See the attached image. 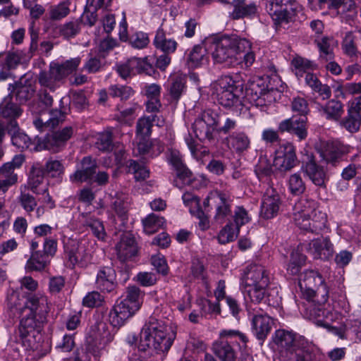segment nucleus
I'll return each mask as SVG.
<instances>
[{
    "mask_svg": "<svg viewBox=\"0 0 361 361\" xmlns=\"http://www.w3.org/2000/svg\"><path fill=\"white\" fill-rule=\"evenodd\" d=\"M80 63V58H74L61 64L51 63L48 71H41L37 76L40 86L38 91L39 101L47 107L51 106L54 99L50 94L61 86L66 77L77 69Z\"/></svg>",
    "mask_w": 361,
    "mask_h": 361,
    "instance_id": "nucleus-1",
    "label": "nucleus"
},
{
    "mask_svg": "<svg viewBox=\"0 0 361 361\" xmlns=\"http://www.w3.org/2000/svg\"><path fill=\"white\" fill-rule=\"evenodd\" d=\"M175 333L164 322L150 318L140 332L142 350L153 349L157 353L167 352L175 338Z\"/></svg>",
    "mask_w": 361,
    "mask_h": 361,
    "instance_id": "nucleus-2",
    "label": "nucleus"
},
{
    "mask_svg": "<svg viewBox=\"0 0 361 361\" xmlns=\"http://www.w3.org/2000/svg\"><path fill=\"white\" fill-rule=\"evenodd\" d=\"M250 47V42L236 35L224 36L214 39L212 56L214 63L231 68L238 64V54L244 53Z\"/></svg>",
    "mask_w": 361,
    "mask_h": 361,
    "instance_id": "nucleus-3",
    "label": "nucleus"
},
{
    "mask_svg": "<svg viewBox=\"0 0 361 361\" xmlns=\"http://www.w3.org/2000/svg\"><path fill=\"white\" fill-rule=\"evenodd\" d=\"M212 95L219 103L225 107L230 108L240 103L243 95V84L233 77L222 75L212 85Z\"/></svg>",
    "mask_w": 361,
    "mask_h": 361,
    "instance_id": "nucleus-4",
    "label": "nucleus"
},
{
    "mask_svg": "<svg viewBox=\"0 0 361 361\" xmlns=\"http://www.w3.org/2000/svg\"><path fill=\"white\" fill-rule=\"evenodd\" d=\"M64 257L67 267H85L92 259V250L89 243L85 240L69 238L64 244Z\"/></svg>",
    "mask_w": 361,
    "mask_h": 361,
    "instance_id": "nucleus-5",
    "label": "nucleus"
},
{
    "mask_svg": "<svg viewBox=\"0 0 361 361\" xmlns=\"http://www.w3.org/2000/svg\"><path fill=\"white\" fill-rule=\"evenodd\" d=\"M299 286L303 297L307 300L321 296V302H326L328 290L322 275L317 271L307 270L299 281Z\"/></svg>",
    "mask_w": 361,
    "mask_h": 361,
    "instance_id": "nucleus-6",
    "label": "nucleus"
},
{
    "mask_svg": "<svg viewBox=\"0 0 361 361\" xmlns=\"http://www.w3.org/2000/svg\"><path fill=\"white\" fill-rule=\"evenodd\" d=\"M276 90L269 77H254L248 81L245 96L250 103L264 106L271 102L270 94Z\"/></svg>",
    "mask_w": 361,
    "mask_h": 361,
    "instance_id": "nucleus-7",
    "label": "nucleus"
},
{
    "mask_svg": "<svg viewBox=\"0 0 361 361\" xmlns=\"http://www.w3.org/2000/svg\"><path fill=\"white\" fill-rule=\"evenodd\" d=\"M46 323L30 313L20 320L18 334L20 341L26 349L35 350L37 348L38 345L35 342V338Z\"/></svg>",
    "mask_w": 361,
    "mask_h": 361,
    "instance_id": "nucleus-8",
    "label": "nucleus"
},
{
    "mask_svg": "<svg viewBox=\"0 0 361 361\" xmlns=\"http://www.w3.org/2000/svg\"><path fill=\"white\" fill-rule=\"evenodd\" d=\"M23 110L17 104L11 102V98H5L0 104V121L6 128V133H14L19 130L17 118L21 116Z\"/></svg>",
    "mask_w": 361,
    "mask_h": 361,
    "instance_id": "nucleus-9",
    "label": "nucleus"
},
{
    "mask_svg": "<svg viewBox=\"0 0 361 361\" xmlns=\"http://www.w3.org/2000/svg\"><path fill=\"white\" fill-rule=\"evenodd\" d=\"M266 8L275 23L281 25L293 21L297 13L301 11V6L297 1H292L287 6L267 4Z\"/></svg>",
    "mask_w": 361,
    "mask_h": 361,
    "instance_id": "nucleus-10",
    "label": "nucleus"
},
{
    "mask_svg": "<svg viewBox=\"0 0 361 361\" xmlns=\"http://www.w3.org/2000/svg\"><path fill=\"white\" fill-rule=\"evenodd\" d=\"M350 152V147L339 141L327 142L319 153L322 159L327 164L336 166Z\"/></svg>",
    "mask_w": 361,
    "mask_h": 361,
    "instance_id": "nucleus-11",
    "label": "nucleus"
},
{
    "mask_svg": "<svg viewBox=\"0 0 361 361\" xmlns=\"http://www.w3.org/2000/svg\"><path fill=\"white\" fill-rule=\"evenodd\" d=\"M297 162L295 149L292 144H283L276 150L273 164L279 171H290L296 166Z\"/></svg>",
    "mask_w": 361,
    "mask_h": 361,
    "instance_id": "nucleus-12",
    "label": "nucleus"
},
{
    "mask_svg": "<svg viewBox=\"0 0 361 361\" xmlns=\"http://www.w3.org/2000/svg\"><path fill=\"white\" fill-rule=\"evenodd\" d=\"M242 281L246 287H267L269 277L264 267L252 264L246 267L242 276Z\"/></svg>",
    "mask_w": 361,
    "mask_h": 361,
    "instance_id": "nucleus-13",
    "label": "nucleus"
},
{
    "mask_svg": "<svg viewBox=\"0 0 361 361\" xmlns=\"http://www.w3.org/2000/svg\"><path fill=\"white\" fill-rule=\"evenodd\" d=\"M210 201L215 209L214 219L219 224L225 222L226 218L231 215L233 200L231 196L221 192H215L210 195Z\"/></svg>",
    "mask_w": 361,
    "mask_h": 361,
    "instance_id": "nucleus-14",
    "label": "nucleus"
},
{
    "mask_svg": "<svg viewBox=\"0 0 361 361\" xmlns=\"http://www.w3.org/2000/svg\"><path fill=\"white\" fill-rule=\"evenodd\" d=\"M281 204L282 201L276 190L271 187L267 188L262 200L261 216L267 219L275 217L279 214Z\"/></svg>",
    "mask_w": 361,
    "mask_h": 361,
    "instance_id": "nucleus-15",
    "label": "nucleus"
},
{
    "mask_svg": "<svg viewBox=\"0 0 361 361\" xmlns=\"http://www.w3.org/2000/svg\"><path fill=\"white\" fill-rule=\"evenodd\" d=\"M116 250L118 259L123 262L136 256L138 250L133 235L130 232L123 233L116 245Z\"/></svg>",
    "mask_w": 361,
    "mask_h": 361,
    "instance_id": "nucleus-16",
    "label": "nucleus"
},
{
    "mask_svg": "<svg viewBox=\"0 0 361 361\" xmlns=\"http://www.w3.org/2000/svg\"><path fill=\"white\" fill-rule=\"evenodd\" d=\"M116 274L111 267H103L98 271L95 286L103 293H111L117 288Z\"/></svg>",
    "mask_w": 361,
    "mask_h": 361,
    "instance_id": "nucleus-17",
    "label": "nucleus"
},
{
    "mask_svg": "<svg viewBox=\"0 0 361 361\" xmlns=\"http://www.w3.org/2000/svg\"><path fill=\"white\" fill-rule=\"evenodd\" d=\"M169 161L176 171L177 178L174 180L175 185L180 188L183 185L190 183L192 173L183 164L179 152L171 150Z\"/></svg>",
    "mask_w": 361,
    "mask_h": 361,
    "instance_id": "nucleus-18",
    "label": "nucleus"
},
{
    "mask_svg": "<svg viewBox=\"0 0 361 361\" xmlns=\"http://www.w3.org/2000/svg\"><path fill=\"white\" fill-rule=\"evenodd\" d=\"M305 173L314 185L322 188H326L329 181V176L324 166L318 164L312 157L304 166Z\"/></svg>",
    "mask_w": 361,
    "mask_h": 361,
    "instance_id": "nucleus-19",
    "label": "nucleus"
},
{
    "mask_svg": "<svg viewBox=\"0 0 361 361\" xmlns=\"http://www.w3.org/2000/svg\"><path fill=\"white\" fill-rule=\"evenodd\" d=\"M298 211L294 214V221L300 228H310L306 219L317 208V202L313 200L302 199L295 205Z\"/></svg>",
    "mask_w": 361,
    "mask_h": 361,
    "instance_id": "nucleus-20",
    "label": "nucleus"
},
{
    "mask_svg": "<svg viewBox=\"0 0 361 361\" xmlns=\"http://www.w3.org/2000/svg\"><path fill=\"white\" fill-rule=\"evenodd\" d=\"M307 250L314 258L324 260L329 259L333 256L334 246L327 238H319L310 241Z\"/></svg>",
    "mask_w": 361,
    "mask_h": 361,
    "instance_id": "nucleus-21",
    "label": "nucleus"
},
{
    "mask_svg": "<svg viewBox=\"0 0 361 361\" xmlns=\"http://www.w3.org/2000/svg\"><path fill=\"white\" fill-rule=\"evenodd\" d=\"M307 121L306 116L297 118L293 116L290 118L282 121L279 124V130L280 133L288 132L295 134L300 140H303L307 137Z\"/></svg>",
    "mask_w": 361,
    "mask_h": 361,
    "instance_id": "nucleus-22",
    "label": "nucleus"
},
{
    "mask_svg": "<svg viewBox=\"0 0 361 361\" xmlns=\"http://www.w3.org/2000/svg\"><path fill=\"white\" fill-rule=\"evenodd\" d=\"M273 319L267 314L257 312L252 318V329L258 340L264 341L271 332Z\"/></svg>",
    "mask_w": 361,
    "mask_h": 361,
    "instance_id": "nucleus-23",
    "label": "nucleus"
},
{
    "mask_svg": "<svg viewBox=\"0 0 361 361\" xmlns=\"http://www.w3.org/2000/svg\"><path fill=\"white\" fill-rule=\"evenodd\" d=\"M135 312V310H132L131 306L123 300L117 301L109 312V322L113 326L120 327Z\"/></svg>",
    "mask_w": 361,
    "mask_h": 361,
    "instance_id": "nucleus-24",
    "label": "nucleus"
},
{
    "mask_svg": "<svg viewBox=\"0 0 361 361\" xmlns=\"http://www.w3.org/2000/svg\"><path fill=\"white\" fill-rule=\"evenodd\" d=\"M26 307L30 310V314H33L35 317L47 322L49 306L47 296L42 294L32 295L27 300Z\"/></svg>",
    "mask_w": 361,
    "mask_h": 361,
    "instance_id": "nucleus-25",
    "label": "nucleus"
},
{
    "mask_svg": "<svg viewBox=\"0 0 361 361\" xmlns=\"http://www.w3.org/2000/svg\"><path fill=\"white\" fill-rule=\"evenodd\" d=\"M44 171L39 163H35L32 166L28 178V188L34 193L45 192L48 184L44 183Z\"/></svg>",
    "mask_w": 361,
    "mask_h": 361,
    "instance_id": "nucleus-26",
    "label": "nucleus"
},
{
    "mask_svg": "<svg viewBox=\"0 0 361 361\" xmlns=\"http://www.w3.org/2000/svg\"><path fill=\"white\" fill-rule=\"evenodd\" d=\"M218 1L233 6V10L229 13L232 20H238L245 17H250L257 13V6L254 3L246 4L245 0H233L232 3L226 0H217Z\"/></svg>",
    "mask_w": 361,
    "mask_h": 361,
    "instance_id": "nucleus-27",
    "label": "nucleus"
},
{
    "mask_svg": "<svg viewBox=\"0 0 361 361\" xmlns=\"http://www.w3.org/2000/svg\"><path fill=\"white\" fill-rule=\"evenodd\" d=\"M82 167L70 176L72 182L82 183L92 180L96 173L97 164L90 157H85L81 162Z\"/></svg>",
    "mask_w": 361,
    "mask_h": 361,
    "instance_id": "nucleus-28",
    "label": "nucleus"
},
{
    "mask_svg": "<svg viewBox=\"0 0 361 361\" xmlns=\"http://www.w3.org/2000/svg\"><path fill=\"white\" fill-rule=\"evenodd\" d=\"M307 301L308 305L305 311L307 317L314 321L319 326H326L327 322L324 320V318L327 317L329 312L323 307L326 302H322L319 297Z\"/></svg>",
    "mask_w": 361,
    "mask_h": 361,
    "instance_id": "nucleus-29",
    "label": "nucleus"
},
{
    "mask_svg": "<svg viewBox=\"0 0 361 361\" xmlns=\"http://www.w3.org/2000/svg\"><path fill=\"white\" fill-rule=\"evenodd\" d=\"M80 222L84 226L90 228L93 235L99 240H104L106 237V232L102 221L88 213H82L79 216Z\"/></svg>",
    "mask_w": 361,
    "mask_h": 361,
    "instance_id": "nucleus-30",
    "label": "nucleus"
},
{
    "mask_svg": "<svg viewBox=\"0 0 361 361\" xmlns=\"http://www.w3.org/2000/svg\"><path fill=\"white\" fill-rule=\"evenodd\" d=\"M274 342L279 347L288 351L290 355L294 352L293 349L299 348L296 345L295 334L283 329L275 332Z\"/></svg>",
    "mask_w": 361,
    "mask_h": 361,
    "instance_id": "nucleus-31",
    "label": "nucleus"
},
{
    "mask_svg": "<svg viewBox=\"0 0 361 361\" xmlns=\"http://www.w3.org/2000/svg\"><path fill=\"white\" fill-rule=\"evenodd\" d=\"M318 111L327 119L337 121L341 116L343 109L341 102L336 99L329 100L325 105H318Z\"/></svg>",
    "mask_w": 361,
    "mask_h": 361,
    "instance_id": "nucleus-32",
    "label": "nucleus"
},
{
    "mask_svg": "<svg viewBox=\"0 0 361 361\" xmlns=\"http://www.w3.org/2000/svg\"><path fill=\"white\" fill-rule=\"evenodd\" d=\"M226 140L236 152H243L250 145V139L244 132H234L226 137Z\"/></svg>",
    "mask_w": 361,
    "mask_h": 361,
    "instance_id": "nucleus-33",
    "label": "nucleus"
},
{
    "mask_svg": "<svg viewBox=\"0 0 361 361\" xmlns=\"http://www.w3.org/2000/svg\"><path fill=\"white\" fill-rule=\"evenodd\" d=\"M306 220H307L310 224V228L301 229L312 233H319L326 228L327 216L325 213L318 210L317 208L314 211V213L312 212L311 214V216L307 217Z\"/></svg>",
    "mask_w": 361,
    "mask_h": 361,
    "instance_id": "nucleus-34",
    "label": "nucleus"
},
{
    "mask_svg": "<svg viewBox=\"0 0 361 361\" xmlns=\"http://www.w3.org/2000/svg\"><path fill=\"white\" fill-rule=\"evenodd\" d=\"M154 44L157 49L161 50L164 54L173 53L177 47V42L174 39H168L162 29L157 31Z\"/></svg>",
    "mask_w": 361,
    "mask_h": 361,
    "instance_id": "nucleus-35",
    "label": "nucleus"
},
{
    "mask_svg": "<svg viewBox=\"0 0 361 361\" xmlns=\"http://www.w3.org/2000/svg\"><path fill=\"white\" fill-rule=\"evenodd\" d=\"M71 12L69 1L49 6L46 17L52 21H59L67 17Z\"/></svg>",
    "mask_w": 361,
    "mask_h": 361,
    "instance_id": "nucleus-36",
    "label": "nucleus"
},
{
    "mask_svg": "<svg viewBox=\"0 0 361 361\" xmlns=\"http://www.w3.org/2000/svg\"><path fill=\"white\" fill-rule=\"evenodd\" d=\"M213 350L215 355L221 361H235V352L226 341H218L213 344Z\"/></svg>",
    "mask_w": 361,
    "mask_h": 361,
    "instance_id": "nucleus-37",
    "label": "nucleus"
},
{
    "mask_svg": "<svg viewBox=\"0 0 361 361\" xmlns=\"http://www.w3.org/2000/svg\"><path fill=\"white\" fill-rule=\"evenodd\" d=\"M192 128L195 137L200 141H212L214 140V132L215 130L199 116L194 121Z\"/></svg>",
    "mask_w": 361,
    "mask_h": 361,
    "instance_id": "nucleus-38",
    "label": "nucleus"
},
{
    "mask_svg": "<svg viewBox=\"0 0 361 361\" xmlns=\"http://www.w3.org/2000/svg\"><path fill=\"white\" fill-rule=\"evenodd\" d=\"M356 35L353 31H348L345 33L341 42V47L343 53L350 58H356L359 54L357 45L356 44Z\"/></svg>",
    "mask_w": 361,
    "mask_h": 361,
    "instance_id": "nucleus-39",
    "label": "nucleus"
},
{
    "mask_svg": "<svg viewBox=\"0 0 361 361\" xmlns=\"http://www.w3.org/2000/svg\"><path fill=\"white\" fill-rule=\"evenodd\" d=\"M64 146L63 143L56 137L53 133L47 135L42 142L37 140V145L35 146V151H41L47 149L54 152H57Z\"/></svg>",
    "mask_w": 361,
    "mask_h": 361,
    "instance_id": "nucleus-40",
    "label": "nucleus"
},
{
    "mask_svg": "<svg viewBox=\"0 0 361 361\" xmlns=\"http://www.w3.org/2000/svg\"><path fill=\"white\" fill-rule=\"evenodd\" d=\"M47 256L39 251H34L27 261L25 269L27 271H42L47 265Z\"/></svg>",
    "mask_w": 361,
    "mask_h": 361,
    "instance_id": "nucleus-41",
    "label": "nucleus"
},
{
    "mask_svg": "<svg viewBox=\"0 0 361 361\" xmlns=\"http://www.w3.org/2000/svg\"><path fill=\"white\" fill-rule=\"evenodd\" d=\"M129 204L130 201L128 195L116 193V195L112 197L111 207L115 212L122 218H125L126 216Z\"/></svg>",
    "mask_w": 361,
    "mask_h": 361,
    "instance_id": "nucleus-42",
    "label": "nucleus"
},
{
    "mask_svg": "<svg viewBox=\"0 0 361 361\" xmlns=\"http://www.w3.org/2000/svg\"><path fill=\"white\" fill-rule=\"evenodd\" d=\"M247 290V295L251 302L255 303H259L264 300L269 305H274L275 302H272L270 298V294L267 293V287H257L249 286Z\"/></svg>",
    "mask_w": 361,
    "mask_h": 361,
    "instance_id": "nucleus-43",
    "label": "nucleus"
},
{
    "mask_svg": "<svg viewBox=\"0 0 361 361\" xmlns=\"http://www.w3.org/2000/svg\"><path fill=\"white\" fill-rule=\"evenodd\" d=\"M35 89L31 82L23 83L22 81L17 83L15 87L16 100L20 104L25 103L35 94Z\"/></svg>",
    "mask_w": 361,
    "mask_h": 361,
    "instance_id": "nucleus-44",
    "label": "nucleus"
},
{
    "mask_svg": "<svg viewBox=\"0 0 361 361\" xmlns=\"http://www.w3.org/2000/svg\"><path fill=\"white\" fill-rule=\"evenodd\" d=\"M287 186L293 195L299 196L306 190L305 183L299 173L291 174L287 180Z\"/></svg>",
    "mask_w": 361,
    "mask_h": 361,
    "instance_id": "nucleus-45",
    "label": "nucleus"
},
{
    "mask_svg": "<svg viewBox=\"0 0 361 361\" xmlns=\"http://www.w3.org/2000/svg\"><path fill=\"white\" fill-rule=\"evenodd\" d=\"M198 116L207 123L209 126L216 130L217 126L221 123V119L224 118V113L219 109H207L203 111Z\"/></svg>",
    "mask_w": 361,
    "mask_h": 361,
    "instance_id": "nucleus-46",
    "label": "nucleus"
},
{
    "mask_svg": "<svg viewBox=\"0 0 361 361\" xmlns=\"http://www.w3.org/2000/svg\"><path fill=\"white\" fill-rule=\"evenodd\" d=\"M165 223L163 217L150 214L142 220L144 231L147 234H153L161 228Z\"/></svg>",
    "mask_w": 361,
    "mask_h": 361,
    "instance_id": "nucleus-47",
    "label": "nucleus"
},
{
    "mask_svg": "<svg viewBox=\"0 0 361 361\" xmlns=\"http://www.w3.org/2000/svg\"><path fill=\"white\" fill-rule=\"evenodd\" d=\"M59 35L64 39L75 37L80 31V23L78 20H71L61 24L57 27Z\"/></svg>",
    "mask_w": 361,
    "mask_h": 361,
    "instance_id": "nucleus-48",
    "label": "nucleus"
},
{
    "mask_svg": "<svg viewBox=\"0 0 361 361\" xmlns=\"http://www.w3.org/2000/svg\"><path fill=\"white\" fill-rule=\"evenodd\" d=\"M137 66V58L134 57L128 59L126 62L117 64L116 71L123 79L127 80L135 75Z\"/></svg>",
    "mask_w": 361,
    "mask_h": 361,
    "instance_id": "nucleus-49",
    "label": "nucleus"
},
{
    "mask_svg": "<svg viewBox=\"0 0 361 361\" xmlns=\"http://www.w3.org/2000/svg\"><path fill=\"white\" fill-rule=\"evenodd\" d=\"M156 121V116L142 117L138 119L136 124V135L141 138H146L152 133L153 123Z\"/></svg>",
    "mask_w": 361,
    "mask_h": 361,
    "instance_id": "nucleus-50",
    "label": "nucleus"
},
{
    "mask_svg": "<svg viewBox=\"0 0 361 361\" xmlns=\"http://www.w3.org/2000/svg\"><path fill=\"white\" fill-rule=\"evenodd\" d=\"M9 134L11 135L12 143L22 150L27 149L34 150L35 146L37 145L35 140L32 142L26 134L19 133L18 130L14 133Z\"/></svg>",
    "mask_w": 361,
    "mask_h": 361,
    "instance_id": "nucleus-51",
    "label": "nucleus"
},
{
    "mask_svg": "<svg viewBox=\"0 0 361 361\" xmlns=\"http://www.w3.org/2000/svg\"><path fill=\"white\" fill-rule=\"evenodd\" d=\"M331 39L328 37H324L317 41L321 62H328L334 59V53L331 47Z\"/></svg>",
    "mask_w": 361,
    "mask_h": 361,
    "instance_id": "nucleus-52",
    "label": "nucleus"
},
{
    "mask_svg": "<svg viewBox=\"0 0 361 361\" xmlns=\"http://www.w3.org/2000/svg\"><path fill=\"white\" fill-rule=\"evenodd\" d=\"M205 55L206 50L204 47L200 45L195 46L188 54V65L192 68L198 67L205 60Z\"/></svg>",
    "mask_w": 361,
    "mask_h": 361,
    "instance_id": "nucleus-53",
    "label": "nucleus"
},
{
    "mask_svg": "<svg viewBox=\"0 0 361 361\" xmlns=\"http://www.w3.org/2000/svg\"><path fill=\"white\" fill-rule=\"evenodd\" d=\"M126 293V298L122 300L130 305L132 310L137 311L140 307L142 297L140 288L136 286L128 287Z\"/></svg>",
    "mask_w": 361,
    "mask_h": 361,
    "instance_id": "nucleus-54",
    "label": "nucleus"
},
{
    "mask_svg": "<svg viewBox=\"0 0 361 361\" xmlns=\"http://www.w3.org/2000/svg\"><path fill=\"white\" fill-rule=\"evenodd\" d=\"M361 114L348 111V115L341 121V126L348 132L353 133L358 131L361 125Z\"/></svg>",
    "mask_w": 361,
    "mask_h": 361,
    "instance_id": "nucleus-55",
    "label": "nucleus"
},
{
    "mask_svg": "<svg viewBox=\"0 0 361 361\" xmlns=\"http://www.w3.org/2000/svg\"><path fill=\"white\" fill-rule=\"evenodd\" d=\"M44 174L51 178H59L64 172V167L59 160L49 159L43 167Z\"/></svg>",
    "mask_w": 361,
    "mask_h": 361,
    "instance_id": "nucleus-56",
    "label": "nucleus"
},
{
    "mask_svg": "<svg viewBox=\"0 0 361 361\" xmlns=\"http://www.w3.org/2000/svg\"><path fill=\"white\" fill-rule=\"evenodd\" d=\"M169 92L174 99H178L185 88V79L180 75H173L169 79Z\"/></svg>",
    "mask_w": 361,
    "mask_h": 361,
    "instance_id": "nucleus-57",
    "label": "nucleus"
},
{
    "mask_svg": "<svg viewBox=\"0 0 361 361\" xmlns=\"http://www.w3.org/2000/svg\"><path fill=\"white\" fill-rule=\"evenodd\" d=\"M128 172L134 174L136 180H144L149 176V171L147 167L139 164L136 161L129 160L127 162Z\"/></svg>",
    "mask_w": 361,
    "mask_h": 361,
    "instance_id": "nucleus-58",
    "label": "nucleus"
},
{
    "mask_svg": "<svg viewBox=\"0 0 361 361\" xmlns=\"http://www.w3.org/2000/svg\"><path fill=\"white\" fill-rule=\"evenodd\" d=\"M133 94L134 90L127 85H113L109 87V94L112 97H119L121 100L128 99Z\"/></svg>",
    "mask_w": 361,
    "mask_h": 361,
    "instance_id": "nucleus-59",
    "label": "nucleus"
},
{
    "mask_svg": "<svg viewBox=\"0 0 361 361\" xmlns=\"http://www.w3.org/2000/svg\"><path fill=\"white\" fill-rule=\"evenodd\" d=\"M239 228L232 224H228L220 231L218 239L219 242L221 244H226L228 242L233 241L237 237L239 233Z\"/></svg>",
    "mask_w": 361,
    "mask_h": 361,
    "instance_id": "nucleus-60",
    "label": "nucleus"
},
{
    "mask_svg": "<svg viewBox=\"0 0 361 361\" xmlns=\"http://www.w3.org/2000/svg\"><path fill=\"white\" fill-rule=\"evenodd\" d=\"M7 314L10 319H14L22 313L23 306L18 302L16 294H12L7 299Z\"/></svg>",
    "mask_w": 361,
    "mask_h": 361,
    "instance_id": "nucleus-61",
    "label": "nucleus"
},
{
    "mask_svg": "<svg viewBox=\"0 0 361 361\" xmlns=\"http://www.w3.org/2000/svg\"><path fill=\"white\" fill-rule=\"evenodd\" d=\"M104 297L98 291L88 293L82 299V305L85 307L93 308L103 305Z\"/></svg>",
    "mask_w": 361,
    "mask_h": 361,
    "instance_id": "nucleus-62",
    "label": "nucleus"
},
{
    "mask_svg": "<svg viewBox=\"0 0 361 361\" xmlns=\"http://www.w3.org/2000/svg\"><path fill=\"white\" fill-rule=\"evenodd\" d=\"M233 218L234 224L239 228L251 221V216L243 206H237L235 208Z\"/></svg>",
    "mask_w": 361,
    "mask_h": 361,
    "instance_id": "nucleus-63",
    "label": "nucleus"
},
{
    "mask_svg": "<svg viewBox=\"0 0 361 361\" xmlns=\"http://www.w3.org/2000/svg\"><path fill=\"white\" fill-rule=\"evenodd\" d=\"M293 350L294 352L290 355V361H317L315 355L307 349L299 348Z\"/></svg>",
    "mask_w": 361,
    "mask_h": 361,
    "instance_id": "nucleus-64",
    "label": "nucleus"
}]
</instances>
